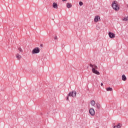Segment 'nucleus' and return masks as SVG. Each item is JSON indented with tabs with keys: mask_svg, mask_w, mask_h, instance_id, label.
Wrapping results in <instances>:
<instances>
[{
	"mask_svg": "<svg viewBox=\"0 0 128 128\" xmlns=\"http://www.w3.org/2000/svg\"><path fill=\"white\" fill-rule=\"evenodd\" d=\"M90 68H92V70L93 74H96L100 75V72L96 70H98V66H96V64L92 65V64H90Z\"/></svg>",
	"mask_w": 128,
	"mask_h": 128,
	"instance_id": "obj_1",
	"label": "nucleus"
},
{
	"mask_svg": "<svg viewBox=\"0 0 128 128\" xmlns=\"http://www.w3.org/2000/svg\"><path fill=\"white\" fill-rule=\"evenodd\" d=\"M112 6L115 10H120V7L118 6V2L116 1L112 2Z\"/></svg>",
	"mask_w": 128,
	"mask_h": 128,
	"instance_id": "obj_2",
	"label": "nucleus"
},
{
	"mask_svg": "<svg viewBox=\"0 0 128 128\" xmlns=\"http://www.w3.org/2000/svg\"><path fill=\"white\" fill-rule=\"evenodd\" d=\"M76 91H72L70 92L68 94V96L66 98L67 100H68V96H72V98H76Z\"/></svg>",
	"mask_w": 128,
	"mask_h": 128,
	"instance_id": "obj_3",
	"label": "nucleus"
},
{
	"mask_svg": "<svg viewBox=\"0 0 128 128\" xmlns=\"http://www.w3.org/2000/svg\"><path fill=\"white\" fill-rule=\"evenodd\" d=\"M40 48H35L32 51V54H38L40 52Z\"/></svg>",
	"mask_w": 128,
	"mask_h": 128,
	"instance_id": "obj_4",
	"label": "nucleus"
},
{
	"mask_svg": "<svg viewBox=\"0 0 128 128\" xmlns=\"http://www.w3.org/2000/svg\"><path fill=\"white\" fill-rule=\"evenodd\" d=\"M108 36L110 38H114L116 36V34L112 32H108Z\"/></svg>",
	"mask_w": 128,
	"mask_h": 128,
	"instance_id": "obj_5",
	"label": "nucleus"
},
{
	"mask_svg": "<svg viewBox=\"0 0 128 128\" xmlns=\"http://www.w3.org/2000/svg\"><path fill=\"white\" fill-rule=\"evenodd\" d=\"M89 112L91 116H94V108H90Z\"/></svg>",
	"mask_w": 128,
	"mask_h": 128,
	"instance_id": "obj_6",
	"label": "nucleus"
},
{
	"mask_svg": "<svg viewBox=\"0 0 128 128\" xmlns=\"http://www.w3.org/2000/svg\"><path fill=\"white\" fill-rule=\"evenodd\" d=\"M100 19V16H95L94 22H98V20Z\"/></svg>",
	"mask_w": 128,
	"mask_h": 128,
	"instance_id": "obj_7",
	"label": "nucleus"
},
{
	"mask_svg": "<svg viewBox=\"0 0 128 128\" xmlns=\"http://www.w3.org/2000/svg\"><path fill=\"white\" fill-rule=\"evenodd\" d=\"M16 58H18V60H20V58H22V56H20V54H16Z\"/></svg>",
	"mask_w": 128,
	"mask_h": 128,
	"instance_id": "obj_8",
	"label": "nucleus"
},
{
	"mask_svg": "<svg viewBox=\"0 0 128 128\" xmlns=\"http://www.w3.org/2000/svg\"><path fill=\"white\" fill-rule=\"evenodd\" d=\"M94 107L96 108H98V110H100V104H98V103H96L95 104Z\"/></svg>",
	"mask_w": 128,
	"mask_h": 128,
	"instance_id": "obj_9",
	"label": "nucleus"
},
{
	"mask_svg": "<svg viewBox=\"0 0 128 128\" xmlns=\"http://www.w3.org/2000/svg\"><path fill=\"white\" fill-rule=\"evenodd\" d=\"M52 7L54 8H58V4L56 2H54Z\"/></svg>",
	"mask_w": 128,
	"mask_h": 128,
	"instance_id": "obj_10",
	"label": "nucleus"
},
{
	"mask_svg": "<svg viewBox=\"0 0 128 128\" xmlns=\"http://www.w3.org/2000/svg\"><path fill=\"white\" fill-rule=\"evenodd\" d=\"M72 4L67 3L66 8H72Z\"/></svg>",
	"mask_w": 128,
	"mask_h": 128,
	"instance_id": "obj_11",
	"label": "nucleus"
},
{
	"mask_svg": "<svg viewBox=\"0 0 128 128\" xmlns=\"http://www.w3.org/2000/svg\"><path fill=\"white\" fill-rule=\"evenodd\" d=\"M122 126V124H118L114 126V128H120Z\"/></svg>",
	"mask_w": 128,
	"mask_h": 128,
	"instance_id": "obj_12",
	"label": "nucleus"
},
{
	"mask_svg": "<svg viewBox=\"0 0 128 128\" xmlns=\"http://www.w3.org/2000/svg\"><path fill=\"white\" fill-rule=\"evenodd\" d=\"M122 80H124L125 82V80H126V75L123 74L122 76Z\"/></svg>",
	"mask_w": 128,
	"mask_h": 128,
	"instance_id": "obj_13",
	"label": "nucleus"
},
{
	"mask_svg": "<svg viewBox=\"0 0 128 128\" xmlns=\"http://www.w3.org/2000/svg\"><path fill=\"white\" fill-rule=\"evenodd\" d=\"M90 104L91 106H96V102H94V100H92L91 101Z\"/></svg>",
	"mask_w": 128,
	"mask_h": 128,
	"instance_id": "obj_14",
	"label": "nucleus"
},
{
	"mask_svg": "<svg viewBox=\"0 0 128 128\" xmlns=\"http://www.w3.org/2000/svg\"><path fill=\"white\" fill-rule=\"evenodd\" d=\"M107 92H112V88L109 87L108 88H106Z\"/></svg>",
	"mask_w": 128,
	"mask_h": 128,
	"instance_id": "obj_15",
	"label": "nucleus"
},
{
	"mask_svg": "<svg viewBox=\"0 0 128 128\" xmlns=\"http://www.w3.org/2000/svg\"><path fill=\"white\" fill-rule=\"evenodd\" d=\"M123 20H124V22H128V16H127L126 18H125L123 19Z\"/></svg>",
	"mask_w": 128,
	"mask_h": 128,
	"instance_id": "obj_16",
	"label": "nucleus"
},
{
	"mask_svg": "<svg viewBox=\"0 0 128 128\" xmlns=\"http://www.w3.org/2000/svg\"><path fill=\"white\" fill-rule=\"evenodd\" d=\"M79 4L80 6H82L84 4V3H82V2H80Z\"/></svg>",
	"mask_w": 128,
	"mask_h": 128,
	"instance_id": "obj_17",
	"label": "nucleus"
},
{
	"mask_svg": "<svg viewBox=\"0 0 128 128\" xmlns=\"http://www.w3.org/2000/svg\"><path fill=\"white\" fill-rule=\"evenodd\" d=\"M18 50L20 52H22V49L20 48H18Z\"/></svg>",
	"mask_w": 128,
	"mask_h": 128,
	"instance_id": "obj_18",
	"label": "nucleus"
},
{
	"mask_svg": "<svg viewBox=\"0 0 128 128\" xmlns=\"http://www.w3.org/2000/svg\"><path fill=\"white\" fill-rule=\"evenodd\" d=\"M96 30H100V26H96Z\"/></svg>",
	"mask_w": 128,
	"mask_h": 128,
	"instance_id": "obj_19",
	"label": "nucleus"
},
{
	"mask_svg": "<svg viewBox=\"0 0 128 128\" xmlns=\"http://www.w3.org/2000/svg\"><path fill=\"white\" fill-rule=\"evenodd\" d=\"M54 40H58V36H54Z\"/></svg>",
	"mask_w": 128,
	"mask_h": 128,
	"instance_id": "obj_20",
	"label": "nucleus"
},
{
	"mask_svg": "<svg viewBox=\"0 0 128 128\" xmlns=\"http://www.w3.org/2000/svg\"><path fill=\"white\" fill-rule=\"evenodd\" d=\"M104 86V84H102V83H101V86Z\"/></svg>",
	"mask_w": 128,
	"mask_h": 128,
	"instance_id": "obj_21",
	"label": "nucleus"
},
{
	"mask_svg": "<svg viewBox=\"0 0 128 128\" xmlns=\"http://www.w3.org/2000/svg\"><path fill=\"white\" fill-rule=\"evenodd\" d=\"M62 2H66V0H62Z\"/></svg>",
	"mask_w": 128,
	"mask_h": 128,
	"instance_id": "obj_22",
	"label": "nucleus"
},
{
	"mask_svg": "<svg viewBox=\"0 0 128 128\" xmlns=\"http://www.w3.org/2000/svg\"><path fill=\"white\" fill-rule=\"evenodd\" d=\"M44 46V44H40V46Z\"/></svg>",
	"mask_w": 128,
	"mask_h": 128,
	"instance_id": "obj_23",
	"label": "nucleus"
}]
</instances>
